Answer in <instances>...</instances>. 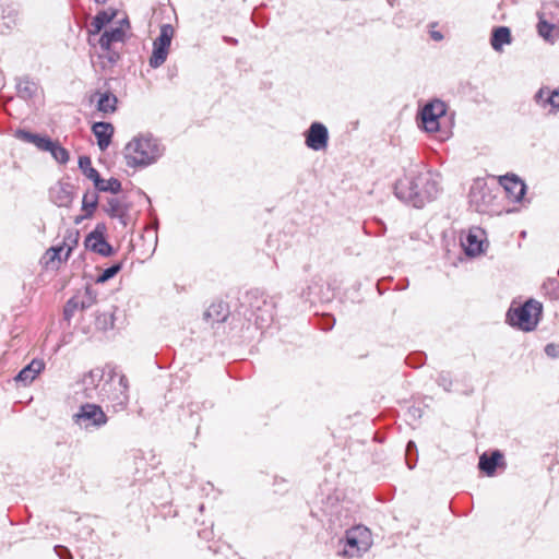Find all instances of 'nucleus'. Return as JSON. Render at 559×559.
<instances>
[{
	"label": "nucleus",
	"instance_id": "obj_1",
	"mask_svg": "<svg viewBox=\"0 0 559 559\" xmlns=\"http://www.w3.org/2000/svg\"><path fill=\"white\" fill-rule=\"evenodd\" d=\"M164 148L157 139L150 134L134 136L124 147V158L129 167H146L154 164Z\"/></svg>",
	"mask_w": 559,
	"mask_h": 559
},
{
	"label": "nucleus",
	"instance_id": "obj_2",
	"mask_svg": "<svg viewBox=\"0 0 559 559\" xmlns=\"http://www.w3.org/2000/svg\"><path fill=\"white\" fill-rule=\"evenodd\" d=\"M543 306L535 299H528L522 306L511 307L507 313V321L522 331L531 332L538 324Z\"/></svg>",
	"mask_w": 559,
	"mask_h": 559
},
{
	"label": "nucleus",
	"instance_id": "obj_3",
	"mask_svg": "<svg viewBox=\"0 0 559 559\" xmlns=\"http://www.w3.org/2000/svg\"><path fill=\"white\" fill-rule=\"evenodd\" d=\"M372 545V536L366 526H355L346 532L342 555L347 558L360 557Z\"/></svg>",
	"mask_w": 559,
	"mask_h": 559
},
{
	"label": "nucleus",
	"instance_id": "obj_4",
	"mask_svg": "<svg viewBox=\"0 0 559 559\" xmlns=\"http://www.w3.org/2000/svg\"><path fill=\"white\" fill-rule=\"evenodd\" d=\"M129 383L124 374L111 372L103 384L102 400H108L114 406L126 407L129 401Z\"/></svg>",
	"mask_w": 559,
	"mask_h": 559
},
{
	"label": "nucleus",
	"instance_id": "obj_5",
	"mask_svg": "<svg viewBox=\"0 0 559 559\" xmlns=\"http://www.w3.org/2000/svg\"><path fill=\"white\" fill-rule=\"evenodd\" d=\"M104 378L103 369L96 368L85 373L80 381L73 385V395L76 400L86 399L94 400L100 399L103 386L100 382Z\"/></svg>",
	"mask_w": 559,
	"mask_h": 559
},
{
	"label": "nucleus",
	"instance_id": "obj_6",
	"mask_svg": "<svg viewBox=\"0 0 559 559\" xmlns=\"http://www.w3.org/2000/svg\"><path fill=\"white\" fill-rule=\"evenodd\" d=\"M108 417L102 407L90 403L81 405L78 413L73 415V421L85 430L98 429L105 426Z\"/></svg>",
	"mask_w": 559,
	"mask_h": 559
},
{
	"label": "nucleus",
	"instance_id": "obj_7",
	"mask_svg": "<svg viewBox=\"0 0 559 559\" xmlns=\"http://www.w3.org/2000/svg\"><path fill=\"white\" fill-rule=\"evenodd\" d=\"M447 105L433 99L421 107V130L432 133L440 131L441 121L445 118Z\"/></svg>",
	"mask_w": 559,
	"mask_h": 559
},
{
	"label": "nucleus",
	"instance_id": "obj_8",
	"mask_svg": "<svg viewBox=\"0 0 559 559\" xmlns=\"http://www.w3.org/2000/svg\"><path fill=\"white\" fill-rule=\"evenodd\" d=\"M538 33L545 39L559 36V3L550 2L539 12Z\"/></svg>",
	"mask_w": 559,
	"mask_h": 559
},
{
	"label": "nucleus",
	"instance_id": "obj_9",
	"mask_svg": "<svg viewBox=\"0 0 559 559\" xmlns=\"http://www.w3.org/2000/svg\"><path fill=\"white\" fill-rule=\"evenodd\" d=\"M469 205L478 213L487 212L493 204L495 195L484 179L474 180L469 189Z\"/></svg>",
	"mask_w": 559,
	"mask_h": 559
},
{
	"label": "nucleus",
	"instance_id": "obj_10",
	"mask_svg": "<svg viewBox=\"0 0 559 559\" xmlns=\"http://www.w3.org/2000/svg\"><path fill=\"white\" fill-rule=\"evenodd\" d=\"M305 136L306 145L313 151H322L328 146L329 131L321 122H312Z\"/></svg>",
	"mask_w": 559,
	"mask_h": 559
},
{
	"label": "nucleus",
	"instance_id": "obj_11",
	"mask_svg": "<svg viewBox=\"0 0 559 559\" xmlns=\"http://www.w3.org/2000/svg\"><path fill=\"white\" fill-rule=\"evenodd\" d=\"M534 102L548 114H556L559 110V87L542 86L534 95Z\"/></svg>",
	"mask_w": 559,
	"mask_h": 559
},
{
	"label": "nucleus",
	"instance_id": "obj_12",
	"mask_svg": "<svg viewBox=\"0 0 559 559\" xmlns=\"http://www.w3.org/2000/svg\"><path fill=\"white\" fill-rule=\"evenodd\" d=\"M395 195L403 202L419 206V191L416 182L411 178L400 179L395 185Z\"/></svg>",
	"mask_w": 559,
	"mask_h": 559
},
{
	"label": "nucleus",
	"instance_id": "obj_13",
	"mask_svg": "<svg viewBox=\"0 0 559 559\" xmlns=\"http://www.w3.org/2000/svg\"><path fill=\"white\" fill-rule=\"evenodd\" d=\"M250 306L258 328L263 329L273 321L274 306L271 301L257 298Z\"/></svg>",
	"mask_w": 559,
	"mask_h": 559
},
{
	"label": "nucleus",
	"instance_id": "obj_14",
	"mask_svg": "<svg viewBox=\"0 0 559 559\" xmlns=\"http://www.w3.org/2000/svg\"><path fill=\"white\" fill-rule=\"evenodd\" d=\"M500 183L511 201L520 202L523 199L526 191V186L516 176H503L500 178Z\"/></svg>",
	"mask_w": 559,
	"mask_h": 559
},
{
	"label": "nucleus",
	"instance_id": "obj_15",
	"mask_svg": "<svg viewBox=\"0 0 559 559\" xmlns=\"http://www.w3.org/2000/svg\"><path fill=\"white\" fill-rule=\"evenodd\" d=\"M441 177L438 173L428 171L425 177L424 190H421V201H432L441 192Z\"/></svg>",
	"mask_w": 559,
	"mask_h": 559
},
{
	"label": "nucleus",
	"instance_id": "obj_16",
	"mask_svg": "<svg viewBox=\"0 0 559 559\" xmlns=\"http://www.w3.org/2000/svg\"><path fill=\"white\" fill-rule=\"evenodd\" d=\"M92 132L97 139L99 150L105 151L111 142L114 126L109 122H95L92 126Z\"/></svg>",
	"mask_w": 559,
	"mask_h": 559
},
{
	"label": "nucleus",
	"instance_id": "obj_17",
	"mask_svg": "<svg viewBox=\"0 0 559 559\" xmlns=\"http://www.w3.org/2000/svg\"><path fill=\"white\" fill-rule=\"evenodd\" d=\"M124 40V31L121 26L105 31L98 38V45L103 51L110 52L115 44Z\"/></svg>",
	"mask_w": 559,
	"mask_h": 559
},
{
	"label": "nucleus",
	"instance_id": "obj_18",
	"mask_svg": "<svg viewBox=\"0 0 559 559\" xmlns=\"http://www.w3.org/2000/svg\"><path fill=\"white\" fill-rule=\"evenodd\" d=\"M45 369V362L41 359H33L27 366H25L15 377L17 382L24 385L31 384L36 377Z\"/></svg>",
	"mask_w": 559,
	"mask_h": 559
},
{
	"label": "nucleus",
	"instance_id": "obj_19",
	"mask_svg": "<svg viewBox=\"0 0 559 559\" xmlns=\"http://www.w3.org/2000/svg\"><path fill=\"white\" fill-rule=\"evenodd\" d=\"M104 211L112 218H119L126 225V216L129 212V205L119 198H109L104 205Z\"/></svg>",
	"mask_w": 559,
	"mask_h": 559
},
{
	"label": "nucleus",
	"instance_id": "obj_20",
	"mask_svg": "<svg viewBox=\"0 0 559 559\" xmlns=\"http://www.w3.org/2000/svg\"><path fill=\"white\" fill-rule=\"evenodd\" d=\"M85 246L103 257H109L112 253V247L105 240L103 235L97 233H92L87 236Z\"/></svg>",
	"mask_w": 559,
	"mask_h": 559
},
{
	"label": "nucleus",
	"instance_id": "obj_21",
	"mask_svg": "<svg viewBox=\"0 0 559 559\" xmlns=\"http://www.w3.org/2000/svg\"><path fill=\"white\" fill-rule=\"evenodd\" d=\"M96 102V108L104 115L112 114L116 110L117 97L110 93H95L92 97V102Z\"/></svg>",
	"mask_w": 559,
	"mask_h": 559
},
{
	"label": "nucleus",
	"instance_id": "obj_22",
	"mask_svg": "<svg viewBox=\"0 0 559 559\" xmlns=\"http://www.w3.org/2000/svg\"><path fill=\"white\" fill-rule=\"evenodd\" d=\"M480 230H471L466 236V240L463 246L467 255L475 257L484 251V242L480 238Z\"/></svg>",
	"mask_w": 559,
	"mask_h": 559
},
{
	"label": "nucleus",
	"instance_id": "obj_23",
	"mask_svg": "<svg viewBox=\"0 0 559 559\" xmlns=\"http://www.w3.org/2000/svg\"><path fill=\"white\" fill-rule=\"evenodd\" d=\"M114 17L112 13H108L106 11L97 13L93 21L91 22L90 29V43L92 44L95 40V36L99 34V32L105 27Z\"/></svg>",
	"mask_w": 559,
	"mask_h": 559
},
{
	"label": "nucleus",
	"instance_id": "obj_24",
	"mask_svg": "<svg viewBox=\"0 0 559 559\" xmlns=\"http://www.w3.org/2000/svg\"><path fill=\"white\" fill-rule=\"evenodd\" d=\"M501 459H502V455L499 451L492 452L490 456H488L487 454H483L479 457L478 466L488 476H491L495 474L496 468L498 466V462Z\"/></svg>",
	"mask_w": 559,
	"mask_h": 559
},
{
	"label": "nucleus",
	"instance_id": "obj_25",
	"mask_svg": "<svg viewBox=\"0 0 559 559\" xmlns=\"http://www.w3.org/2000/svg\"><path fill=\"white\" fill-rule=\"evenodd\" d=\"M511 41V33L508 27L500 26L493 29L490 43L495 50L500 51L504 44Z\"/></svg>",
	"mask_w": 559,
	"mask_h": 559
},
{
	"label": "nucleus",
	"instance_id": "obj_26",
	"mask_svg": "<svg viewBox=\"0 0 559 559\" xmlns=\"http://www.w3.org/2000/svg\"><path fill=\"white\" fill-rule=\"evenodd\" d=\"M71 253V248L69 247L67 250L63 246L51 247L46 251L45 258L47 259L46 264L55 265L56 262L60 263L63 260H67Z\"/></svg>",
	"mask_w": 559,
	"mask_h": 559
},
{
	"label": "nucleus",
	"instance_id": "obj_27",
	"mask_svg": "<svg viewBox=\"0 0 559 559\" xmlns=\"http://www.w3.org/2000/svg\"><path fill=\"white\" fill-rule=\"evenodd\" d=\"M50 198L58 206H67L72 201L71 193L61 185H58L50 190Z\"/></svg>",
	"mask_w": 559,
	"mask_h": 559
},
{
	"label": "nucleus",
	"instance_id": "obj_28",
	"mask_svg": "<svg viewBox=\"0 0 559 559\" xmlns=\"http://www.w3.org/2000/svg\"><path fill=\"white\" fill-rule=\"evenodd\" d=\"M174 36V28L170 24H164L160 27L158 37L154 40L153 46L169 50L171 39Z\"/></svg>",
	"mask_w": 559,
	"mask_h": 559
},
{
	"label": "nucleus",
	"instance_id": "obj_29",
	"mask_svg": "<svg viewBox=\"0 0 559 559\" xmlns=\"http://www.w3.org/2000/svg\"><path fill=\"white\" fill-rule=\"evenodd\" d=\"M95 188L102 192H110L117 194L121 191V182L116 178L103 179L99 177L94 182Z\"/></svg>",
	"mask_w": 559,
	"mask_h": 559
},
{
	"label": "nucleus",
	"instance_id": "obj_30",
	"mask_svg": "<svg viewBox=\"0 0 559 559\" xmlns=\"http://www.w3.org/2000/svg\"><path fill=\"white\" fill-rule=\"evenodd\" d=\"M204 316L214 322H224L227 318V309L222 302L213 304L205 311Z\"/></svg>",
	"mask_w": 559,
	"mask_h": 559
},
{
	"label": "nucleus",
	"instance_id": "obj_31",
	"mask_svg": "<svg viewBox=\"0 0 559 559\" xmlns=\"http://www.w3.org/2000/svg\"><path fill=\"white\" fill-rule=\"evenodd\" d=\"M17 94L24 99L32 98L37 92V85L28 79H21L16 84Z\"/></svg>",
	"mask_w": 559,
	"mask_h": 559
},
{
	"label": "nucleus",
	"instance_id": "obj_32",
	"mask_svg": "<svg viewBox=\"0 0 559 559\" xmlns=\"http://www.w3.org/2000/svg\"><path fill=\"white\" fill-rule=\"evenodd\" d=\"M79 167L82 173L93 182L97 181V179L100 177L99 173L92 166V162L88 156H81L79 158Z\"/></svg>",
	"mask_w": 559,
	"mask_h": 559
},
{
	"label": "nucleus",
	"instance_id": "obj_33",
	"mask_svg": "<svg viewBox=\"0 0 559 559\" xmlns=\"http://www.w3.org/2000/svg\"><path fill=\"white\" fill-rule=\"evenodd\" d=\"M168 51L164 48H158L156 46H153V52L150 58V66L152 68H158L160 67L167 59Z\"/></svg>",
	"mask_w": 559,
	"mask_h": 559
},
{
	"label": "nucleus",
	"instance_id": "obj_34",
	"mask_svg": "<svg viewBox=\"0 0 559 559\" xmlns=\"http://www.w3.org/2000/svg\"><path fill=\"white\" fill-rule=\"evenodd\" d=\"M405 461L411 469L417 464V445L414 441H409L406 447Z\"/></svg>",
	"mask_w": 559,
	"mask_h": 559
},
{
	"label": "nucleus",
	"instance_id": "obj_35",
	"mask_svg": "<svg viewBox=\"0 0 559 559\" xmlns=\"http://www.w3.org/2000/svg\"><path fill=\"white\" fill-rule=\"evenodd\" d=\"M48 152H50L53 158L60 164H66L69 160L68 151L56 142L52 143Z\"/></svg>",
	"mask_w": 559,
	"mask_h": 559
},
{
	"label": "nucleus",
	"instance_id": "obj_36",
	"mask_svg": "<svg viewBox=\"0 0 559 559\" xmlns=\"http://www.w3.org/2000/svg\"><path fill=\"white\" fill-rule=\"evenodd\" d=\"M98 203V197L95 192L92 193H85L82 200L83 210L87 214H92L94 210L96 209Z\"/></svg>",
	"mask_w": 559,
	"mask_h": 559
},
{
	"label": "nucleus",
	"instance_id": "obj_37",
	"mask_svg": "<svg viewBox=\"0 0 559 559\" xmlns=\"http://www.w3.org/2000/svg\"><path fill=\"white\" fill-rule=\"evenodd\" d=\"M90 304H85L84 301L80 302L76 298L70 299L66 307H64V316L66 318H70L73 316V312L80 307L84 309L85 307H88Z\"/></svg>",
	"mask_w": 559,
	"mask_h": 559
},
{
	"label": "nucleus",
	"instance_id": "obj_38",
	"mask_svg": "<svg viewBox=\"0 0 559 559\" xmlns=\"http://www.w3.org/2000/svg\"><path fill=\"white\" fill-rule=\"evenodd\" d=\"M121 270V263H116L110 267L104 270V272L98 276L97 283H105L108 280L112 278L119 271Z\"/></svg>",
	"mask_w": 559,
	"mask_h": 559
},
{
	"label": "nucleus",
	"instance_id": "obj_39",
	"mask_svg": "<svg viewBox=\"0 0 559 559\" xmlns=\"http://www.w3.org/2000/svg\"><path fill=\"white\" fill-rule=\"evenodd\" d=\"M52 143L53 142L49 138L37 134L33 144L39 150L48 152L52 146Z\"/></svg>",
	"mask_w": 559,
	"mask_h": 559
},
{
	"label": "nucleus",
	"instance_id": "obj_40",
	"mask_svg": "<svg viewBox=\"0 0 559 559\" xmlns=\"http://www.w3.org/2000/svg\"><path fill=\"white\" fill-rule=\"evenodd\" d=\"M36 135L37 134L28 132L26 130H22V129H20L15 132V138H17L21 141L27 142V143H34Z\"/></svg>",
	"mask_w": 559,
	"mask_h": 559
},
{
	"label": "nucleus",
	"instance_id": "obj_41",
	"mask_svg": "<svg viewBox=\"0 0 559 559\" xmlns=\"http://www.w3.org/2000/svg\"><path fill=\"white\" fill-rule=\"evenodd\" d=\"M545 353L551 358H557L559 356V346L552 343L547 344L545 347Z\"/></svg>",
	"mask_w": 559,
	"mask_h": 559
},
{
	"label": "nucleus",
	"instance_id": "obj_42",
	"mask_svg": "<svg viewBox=\"0 0 559 559\" xmlns=\"http://www.w3.org/2000/svg\"><path fill=\"white\" fill-rule=\"evenodd\" d=\"M431 29L429 31V34H430V37L435 40V41H441L443 39V35L441 32L439 31H436L433 29L435 27V24H431Z\"/></svg>",
	"mask_w": 559,
	"mask_h": 559
},
{
	"label": "nucleus",
	"instance_id": "obj_43",
	"mask_svg": "<svg viewBox=\"0 0 559 559\" xmlns=\"http://www.w3.org/2000/svg\"><path fill=\"white\" fill-rule=\"evenodd\" d=\"M548 286L555 287L558 286V282L554 278H549L546 283H544V288L547 289Z\"/></svg>",
	"mask_w": 559,
	"mask_h": 559
},
{
	"label": "nucleus",
	"instance_id": "obj_44",
	"mask_svg": "<svg viewBox=\"0 0 559 559\" xmlns=\"http://www.w3.org/2000/svg\"><path fill=\"white\" fill-rule=\"evenodd\" d=\"M62 550H64L67 552V556L68 557H64L62 554L59 552V556L61 559H72L71 555L69 554V551L66 549V548H62L60 547Z\"/></svg>",
	"mask_w": 559,
	"mask_h": 559
},
{
	"label": "nucleus",
	"instance_id": "obj_45",
	"mask_svg": "<svg viewBox=\"0 0 559 559\" xmlns=\"http://www.w3.org/2000/svg\"><path fill=\"white\" fill-rule=\"evenodd\" d=\"M415 121L419 124V108L416 111Z\"/></svg>",
	"mask_w": 559,
	"mask_h": 559
},
{
	"label": "nucleus",
	"instance_id": "obj_46",
	"mask_svg": "<svg viewBox=\"0 0 559 559\" xmlns=\"http://www.w3.org/2000/svg\"><path fill=\"white\" fill-rule=\"evenodd\" d=\"M117 58H118V56L116 53H114L112 56H109V60L111 62L116 61Z\"/></svg>",
	"mask_w": 559,
	"mask_h": 559
},
{
	"label": "nucleus",
	"instance_id": "obj_47",
	"mask_svg": "<svg viewBox=\"0 0 559 559\" xmlns=\"http://www.w3.org/2000/svg\"><path fill=\"white\" fill-rule=\"evenodd\" d=\"M558 274H559V270H558Z\"/></svg>",
	"mask_w": 559,
	"mask_h": 559
}]
</instances>
